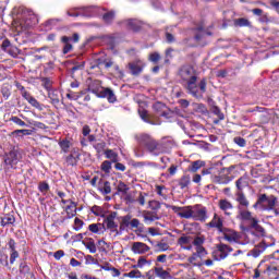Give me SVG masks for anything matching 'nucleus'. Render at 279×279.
<instances>
[{
  "instance_id": "obj_8",
  "label": "nucleus",
  "mask_w": 279,
  "mask_h": 279,
  "mask_svg": "<svg viewBox=\"0 0 279 279\" xmlns=\"http://www.w3.org/2000/svg\"><path fill=\"white\" fill-rule=\"evenodd\" d=\"M204 243H206V238L204 235L194 236V254H196L198 258H206L208 255L206 247H204Z\"/></svg>"
},
{
  "instance_id": "obj_41",
  "label": "nucleus",
  "mask_w": 279,
  "mask_h": 279,
  "mask_svg": "<svg viewBox=\"0 0 279 279\" xmlns=\"http://www.w3.org/2000/svg\"><path fill=\"white\" fill-rule=\"evenodd\" d=\"M181 189H186L189 184H191V177L190 175H183L179 182Z\"/></svg>"
},
{
  "instance_id": "obj_48",
  "label": "nucleus",
  "mask_w": 279,
  "mask_h": 279,
  "mask_svg": "<svg viewBox=\"0 0 279 279\" xmlns=\"http://www.w3.org/2000/svg\"><path fill=\"white\" fill-rule=\"evenodd\" d=\"M112 169V162L106 160L101 163V170L105 172V173H110V170Z\"/></svg>"
},
{
  "instance_id": "obj_9",
  "label": "nucleus",
  "mask_w": 279,
  "mask_h": 279,
  "mask_svg": "<svg viewBox=\"0 0 279 279\" xmlns=\"http://www.w3.org/2000/svg\"><path fill=\"white\" fill-rule=\"evenodd\" d=\"M117 219V211H111L105 219L104 223L106 230H109L113 234H121L119 232V223H117L114 220Z\"/></svg>"
},
{
  "instance_id": "obj_43",
  "label": "nucleus",
  "mask_w": 279,
  "mask_h": 279,
  "mask_svg": "<svg viewBox=\"0 0 279 279\" xmlns=\"http://www.w3.org/2000/svg\"><path fill=\"white\" fill-rule=\"evenodd\" d=\"M49 189H50L49 184L45 181H43L38 184V191H40L44 195L49 193Z\"/></svg>"
},
{
  "instance_id": "obj_1",
  "label": "nucleus",
  "mask_w": 279,
  "mask_h": 279,
  "mask_svg": "<svg viewBox=\"0 0 279 279\" xmlns=\"http://www.w3.org/2000/svg\"><path fill=\"white\" fill-rule=\"evenodd\" d=\"M135 141H137L138 145H143L150 154V156H160V154H169L173 147H175V143L171 137H163L160 142L156 141L149 134L140 133L135 135Z\"/></svg>"
},
{
  "instance_id": "obj_34",
  "label": "nucleus",
  "mask_w": 279,
  "mask_h": 279,
  "mask_svg": "<svg viewBox=\"0 0 279 279\" xmlns=\"http://www.w3.org/2000/svg\"><path fill=\"white\" fill-rule=\"evenodd\" d=\"M205 162L202 160H196L193 161L192 165L190 166L189 170L192 173H197V171H199V169H202V167H204Z\"/></svg>"
},
{
  "instance_id": "obj_56",
  "label": "nucleus",
  "mask_w": 279,
  "mask_h": 279,
  "mask_svg": "<svg viewBox=\"0 0 279 279\" xmlns=\"http://www.w3.org/2000/svg\"><path fill=\"white\" fill-rule=\"evenodd\" d=\"M105 147H106V143H104V142H99L94 145V148L96 149V151L98 154H101V151L105 149Z\"/></svg>"
},
{
  "instance_id": "obj_58",
  "label": "nucleus",
  "mask_w": 279,
  "mask_h": 279,
  "mask_svg": "<svg viewBox=\"0 0 279 279\" xmlns=\"http://www.w3.org/2000/svg\"><path fill=\"white\" fill-rule=\"evenodd\" d=\"M16 258H19V251H13L10 254V264L14 265V263L16 262Z\"/></svg>"
},
{
  "instance_id": "obj_39",
  "label": "nucleus",
  "mask_w": 279,
  "mask_h": 279,
  "mask_svg": "<svg viewBox=\"0 0 279 279\" xmlns=\"http://www.w3.org/2000/svg\"><path fill=\"white\" fill-rule=\"evenodd\" d=\"M268 266V271H279V258L271 259L269 264H266Z\"/></svg>"
},
{
  "instance_id": "obj_24",
  "label": "nucleus",
  "mask_w": 279,
  "mask_h": 279,
  "mask_svg": "<svg viewBox=\"0 0 279 279\" xmlns=\"http://www.w3.org/2000/svg\"><path fill=\"white\" fill-rule=\"evenodd\" d=\"M98 191L102 193V195H110L112 193V187L110 186V182L100 180L98 182Z\"/></svg>"
},
{
  "instance_id": "obj_19",
  "label": "nucleus",
  "mask_w": 279,
  "mask_h": 279,
  "mask_svg": "<svg viewBox=\"0 0 279 279\" xmlns=\"http://www.w3.org/2000/svg\"><path fill=\"white\" fill-rule=\"evenodd\" d=\"M98 97L108 99L109 104H114L117 101V96L114 95V92L110 88H104L101 89L100 94H98Z\"/></svg>"
},
{
  "instance_id": "obj_36",
  "label": "nucleus",
  "mask_w": 279,
  "mask_h": 279,
  "mask_svg": "<svg viewBox=\"0 0 279 279\" xmlns=\"http://www.w3.org/2000/svg\"><path fill=\"white\" fill-rule=\"evenodd\" d=\"M132 221V216L126 215L121 218L120 230H125V228H130Z\"/></svg>"
},
{
  "instance_id": "obj_59",
  "label": "nucleus",
  "mask_w": 279,
  "mask_h": 279,
  "mask_svg": "<svg viewBox=\"0 0 279 279\" xmlns=\"http://www.w3.org/2000/svg\"><path fill=\"white\" fill-rule=\"evenodd\" d=\"M134 154L136 158H143L145 156V150H143L141 147H137L134 149Z\"/></svg>"
},
{
  "instance_id": "obj_55",
  "label": "nucleus",
  "mask_w": 279,
  "mask_h": 279,
  "mask_svg": "<svg viewBox=\"0 0 279 279\" xmlns=\"http://www.w3.org/2000/svg\"><path fill=\"white\" fill-rule=\"evenodd\" d=\"M157 248L159 252H167V250H169V244L167 242H159Z\"/></svg>"
},
{
  "instance_id": "obj_29",
  "label": "nucleus",
  "mask_w": 279,
  "mask_h": 279,
  "mask_svg": "<svg viewBox=\"0 0 279 279\" xmlns=\"http://www.w3.org/2000/svg\"><path fill=\"white\" fill-rule=\"evenodd\" d=\"M125 23L129 29H133V32H138V29H141V26L143 25V23L136 19L128 20Z\"/></svg>"
},
{
  "instance_id": "obj_60",
  "label": "nucleus",
  "mask_w": 279,
  "mask_h": 279,
  "mask_svg": "<svg viewBox=\"0 0 279 279\" xmlns=\"http://www.w3.org/2000/svg\"><path fill=\"white\" fill-rule=\"evenodd\" d=\"M234 144L239 147H245V140L243 137H234Z\"/></svg>"
},
{
  "instance_id": "obj_44",
  "label": "nucleus",
  "mask_w": 279,
  "mask_h": 279,
  "mask_svg": "<svg viewBox=\"0 0 279 279\" xmlns=\"http://www.w3.org/2000/svg\"><path fill=\"white\" fill-rule=\"evenodd\" d=\"M102 20L105 23H112V21H114V12L110 11L105 13Z\"/></svg>"
},
{
  "instance_id": "obj_61",
  "label": "nucleus",
  "mask_w": 279,
  "mask_h": 279,
  "mask_svg": "<svg viewBox=\"0 0 279 279\" xmlns=\"http://www.w3.org/2000/svg\"><path fill=\"white\" fill-rule=\"evenodd\" d=\"M70 155L77 160H80V156H82V154L80 153V148H72Z\"/></svg>"
},
{
  "instance_id": "obj_38",
  "label": "nucleus",
  "mask_w": 279,
  "mask_h": 279,
  "mask_svg": "<svg viewBox=\"0 0 279 279\" xmlns=\"http://www.w3.org/2000/svg\"><path fill=\"white\" fill-rule=\"evenodd\" d=\"M105 156H106V158L111 160V162H118L119 161V155H117L114 153V150H112V149L105 150Z\"/></svg>"
},
{
  "instance_id": "obj_25",
  "label": "nucleus",
  "mask_w": 279,
  "mask_h": 279,
  "mask_svg": "<svg viewBox=\"0 0 279 279\" xmlns=\"http://www.w3.org/2000/svg\"><path fill=\"white\" fill-rule=\"evenodd\" d=\"M66 219H73L75 215H77V204L75 202H70L68 206H65Z\"/></svg>"
},
{
  "instance_id": "obj_50",
  "label": "nucleus",
  "mask_w": 279,
  "mask_h": 279,
  "mask_svg": "<svg viewBox=\"0 0 279 279\" xmlns=\"http://www.w3.org/2000/svg\"><path fill=\"white\" fill-rule=\"evenodd\" d=\"M84 226V221L80 218H75L74 219V230L76 232H80V230H82V227Z\"/></svg>"
},
{
  "instance_id": "obj_26",
  "label": "nucleus",
  "mask_w": 279,
  "mask_h": 279,
  "mask_svg": "<svg viewBox=\"0 0 279 279\" xmlns=\"http://www.w3.org/2000/svg\"><path fill=\"white\" fill-rule=\"evenodd\" d=\"M88 230L94 234H104L106 232V226L104 223H92L88 226Z\"/></svg>"
},
{
  "instance_id": "obj_63",
  "label": "nucleus",
  "mask_w": 279,
  "mask_h": 279,
  "mask_svg": "<svg viewBox=\"0 0 279 279\" xmlns=\"http://www.w3.org/2000/svg\"><path fill=\"white\" fill-rule=\"evenodd\" d=\"M144 221L145 223H151L156 221V217H154L153 215L146 214L144 215Z\"/></svg>"
},
{
  "instance_id": "obj_40",
  "label": "nucleus",
  "mask_w": 279,
  "mask_h": 279,
  "mask_svg": "<svg viewBox=\"0 0 279 279\" xmlns=\"http://www.w3.org/2000/svg\"><path fill=\"white\" fill-rule=\"evenodd\" d=\"M211 112L213 114L218 117L219 121H223V119H226V117L223 116V112H221V109H219V107L217 106L211 107Z\"/></svg>"
},
{
  "instance_id": "obj_6",
  "label": "nucleus",
  "mask_w": 279,
  "mask_h": 279,
  "mask_svg": "<svg viewBox=\"0 0 279 279\" xmlns=\"http://www.w3.org/2000/svg\"><path fill=\"white\" fill-rule=\"evenodd\" d=\"M278 198L274 195L267 196V194H260L257 202L253 205V208H259V210H274Z\"/></svg>"
},
{
  "instance_id": "obj_5",
  "label": "nucleus",
  "mask_w": 279,
  "mask_h": 279,
  "mask_svg": "<svg viewBox=\"0 0 279 279\" xmlns=\"http://www.w3.org/2000/svg\"><path fill=\"white\" fill-rule=\"evenodd\" d=\"M245 221L246 226L250 228V230H246V243H248L247 240L250 236H252V234H255L256 236L265 235V229L260 227L258 223V218H256V216H254L252 213L245 211Z\"/></svg>"
},
{
  "instance_id": "obj_18",
  "label": "nucleus",
  "mask_w": 279,
  "mask_h": 279,
  "mask_svg": "<svg viewBox=\"0 0 279 279\" xmlns=\"http://www.w3.org/2000/svg\"><path fill=\"white\" fill-rule=\"evenodd\" d=\"M269 245H267L265 242L259 243V245L255 246L251 252L247 253V256H253V258H258L260 254L267 250Z\"/></svg>"
},
{
  "instance_id": "obj_12",
  "label": "nucleus",
  "mask_w": 279,
  "mask_h": 279,
  "mask_svg": "<svg viewBox=\"0 0 279 279\" xmlns=\"http://www.w3.org/2000/svg\"><path fill=\"white\" fill-rule=\"evenodd\" d=\"M21 155L19 154V150H11L4 157V165L8 169H16V165H19Z\"/></svg>"
},
{
  "instance_id": "obj_7",
  "label": "nucleus",
  "mask_w": 279,
  "mask_h": 279,
  "mask_svg": "<svg viewBox=\"0 0 279 279\" xmlns=\"http://www.w3.org/2000/svg\"><path fill=\"white\" fill-rule=\"evenodd\" d=\"M70 16H85L89 19L90 16H98L99 8L97 7H82L75 8L68 11Z\"/></svg>"
},
{
  "instance_id": "obj_62",
  "label": "nucleus",
  "mask_w": 279,
  "mask_h": 279,
  "mask_svg": "<svg viewBox=\"0 0 279 279\" xmlns=\"http://www.w3.org/2000/svg\"><path fill=\"white\" fill-rule=\"evenodd\" d=\"M145 197H147V193H140L137 198L140 206H145Z\"/></svg>"
},
{
  "instance_id": "obj_11",
  "label": "nucleus",
  "mask_w": 279,
  "mask_h": 279,
  "mask_svg": "<svg viewBox=\"0 0 279 279\" xmlns=\"http://www.w3.org/2000/svg\"><path fill=\"white\" fill-rule=\"evenodd\" d=\"M177 245H180L181 250H186L187 252H193V246L195 245V238H193V235L182 234L177 240Z\"/></svg>"
},
{
  "instance_id": "obj_49",
  "label": "nucleus",
  "mask_w": 279,
  "mask_h": 279,
  "mask_svg": "<svg viewBox=\"0 0 279 279\" xmlns=\"http://www.w3.org/2000/svg\"><path fill=\"white\" fill-rule=\"evenodd\" d=\"M28 104H31V106H33V108H36L37 110H43V105H40L38 100L34 98V96L29 98Z\"/></svg>"
},
{
  "instance_id": "obj_27",
  "label": "nucleus",
  "mask_w": 279,
  "mask_h": 279,
  "mask_svg": "<svg viewBox=\"0 0 279 279\" xmlns=\"http://www.w3.org/2000/svg\"><path fill=\"white\" fill-rule=\"evenodd\" d=\"M194 38L196 40V43H199V40H202L205 36H210L209 32L204 31V26L199 25L198 27H196L194 29Z\"/></svg>"
},
{
  "instance_id": "obj_20",
  "label": "nucleus",
  "mask_w": 279,
  "mask_h": 279,
  "mask_svg": "<svg viewBox=\"0 0 279 279\" xmlns=\"http://www.w3.org/2000/svg\"><path fill=\"white\" fill-rule=\"evenodd\" d=\"M132 252L134 254H145L149 252V246L143 242H134L132 245Z\"/></svg>"
},
{
  "instance_id": "obj_54",
  "label": "nucleus",
  "mask_w": 279,
  "mask_h": 279,
  "mask_svg": "<svg viewBox=\"0 0 279 279\" xmlns=\"http://www.w3.org/2000/svg\"><path fill=\"white\" fill-rule=\"evenodd\" d=\"M148 60L150 62H154V64H156L158 62V60H160V53H158V52L150 53Z\"/></svg>"
},
{
  "instance_id": "obj_22",
  "label": "nucleus",
  "mask_w": 279,
  "mask_h": 279,
  "mask_svg": "<svg viewBox=\"0 0 279 279\" xmlns=\"http://www.w3.org/2000/svg\"><path fill=\"white\" fill-rule=\"evenodd\" d=\"M86 90L88 93H93L94 95H97V97H99V95H101V90H104V88L101 87V82L100 81H93L88 85V88Z\"/></svg>"
},
{
  "instance_id": "obj_10",
  "label": "nucleus",
  "mask_w": 279,
  "mask_h": 279,
  "mask_svg": "<svg viewBox=\"0 0 279 279\" xmlns=\"http://www.w3.org/2000/svg\"><path fill=\"white\" fill-rule=\"evenodd\" d=\"M230 252H232V247L227 244L220 243L213 252V257L215 260H223V258H228V254H230Z\"/></svg>"
},
{
  "instance_id": "obj_32",
  "label": "nucleus",
  "mask_w": 279,
  "mask_h": 279,
  "mask_svg": "<svg viewBox=\"0 0 279 279\" xmlns=\"http://www.w3.org/2000/svg\"><path fill=\"white\" fill-rule=\"evenodd\" d=\"M86 95V90L82 92H70L66 94V98L70 99L71 101H77V99H82Z\"/></svg>"
},
{
  "instance_id": "obj_28",
  "label": "nucleus",
  "mask_w": 279,
  "mask_h": 279,
  "mask_svg": "<svg viewBox=\"0 0 279 279\" xmlns=\"http://www.w3.org/2000/svg\"><path fill=\"white\" fill-rule=\"evenodd\" d=\"M71 37L69 36H63L61 38V41L63 43V53L66 54V53H71V51H73V45H71Z\"/></svg>"
},
{
  "instance_id": "obj_64",
  "label": "nucleus",
  "mask_w": 279,
  "mask_h": 279,
  "mask_svg": "<svg viewBox=\"0 0 279 279\" xmlns=\"http://www.w3.org/2000/svg\"><path fill=\"white\" fill-rule=\"evenodd\" d=\"M129 278H141V272L138 270H131L129 272Z\"/></svg>"
},
{
  "instance_id": "obj_2",
  "label": "nucleus",
  "mask_w": 279,
  "mask_h": 279,
  "mask_svg": "<svg viewBox=\"0 0 279 279\" xmlns=\"http://www.w3.org/2000/svg\"><path fill=\"white\" fill-rule=\"evenodd\" d=\"M180 76L186 83V89L192 97H196L199 99L204 97V93H206V78L201 80L197 83V76L195 75V69L191 65H183L180 69Z\"/></svg>"
},
{
  "instance_id": "obj_47",
  "label": "nucleus",
  "mask_w": 279,
  "mask_h": 279,
  "mask_svg": "<svg viewBox=\"0 0 279 279\" xmlns=\"http://www.w3.org/2000/svg\"><path fill=\"white\" fill-rule=\"evenodd\" d=\"M278 271L279 270L269 271V266L266 265V269L264 270V274H267L270 277V279H278Z\"/></svg>"
},
{
  "instance_id": "obj_4",
  "label": "nucleus",
  "mask_w": 279,
  "mask_h": 279,
  "mask_svg": "<svg viewBox=\"0 0 279 279\" xmlns=\"http://www.w3.org/2000/svg\"><path fill=\"white\" fill-rule=\"evenodd\" d=\"M235 201L239 203V214L236 216L238 221H241V229L245 226V177H241L235 181Z\"/></svg>"
},
{
  "instance_id": "obj_37",
  "label": "nucleus",
  "mask_w": 279,
  "mask_h": 279,
  "mask_svg": "<svg viewBox=\"0 0 279 279\" xmlns=\"http://www.w3.org/2000/svg\"><path fill=\"white\" fill-rule=\"evenodd\" d=\"M14 221H16V219L14 218V216L12 215H5L1 218V226L3 228H5V226H10L12 223H14Z\"/></svg>"
},
{
  "instance_id": "obj_51",
  "label": "nucleus",
  "mask_w": 279,
  "mask_h": 279,
  "mask_svg": "<svg viewBox=\"0 0 279 279\" xmlns=\"http://www.w3.org/2000/svg\"><path fill=\"white\" fill-rule=\"evenodd\" d=\"M11 121L12 123H15V125H20V128H25V125H27L25 121L21 120L19 117H12Z\"/></svg>"
},
{
  "instance_id": "obj_17",
  "label": "nucleus",
  "mask_w": 279,
  "mask_h": 279,
  "mask_svg": "<svg viewBox=\"0 0 279 279\" xmlns=\"http://www.w3.org/2000/svg\"><path fill=\"white\" fill-rule=\"evenodd\" d=\"M209 228H217L218 232L226 231V227H223V219L219 217L217 214L214 215L211 221L207 223Z\"/></svg>"
},
{
  "instance_id": "obj_30",
  "label": "nucleus",
  "mask_w": 279,
  "mask_h": 279,
  "mask_svg": "<svg viewBox=\"0 0 279 279\" xmlns=\"http://www.w3.org/2000/svg\"><path fill=\"white\" fill-rule=\"evenodd\" d=\"M134 268L143 269V267H151V259H147L145 256H141L137 259V264L133 266Z\"/></svg>"
},
{
  "instance_id": "obj_3",
  "label": "nucleus",
  "mask_w": 279,
  "mask_h": 279,
  "mask_svg": "<svg viewBox=\"0 0 279 279\" xmlns=\"http://www.w3.org/2000/svg\"><path fill=\"white\" fill-rule=\"evenodd\" d=\"M173 213H177L181 219H193L194 221H206L208 219V209L203 205L194 206H169Z\"/></svg>"
},
{
  "instance_id": "obj_42",
  "label": "nucleus",
  "mask_w": 279,
  "mask_h": 279,
  "mask_svg": "<svg viewBox=\"0 0 279 279\" xmlns=\"http://www.w3.org/2000/svg\"><path fill=\"white\" fill-rule=\"evenodd\" d=\"M92 213L93 215H95L96 217H105V214H104V208L95 205L92 207Z\"/></svg>"
},
{
  "instance_id": "obj_35",
  "label": "nucleus",
  "mask_w": 279,
  "mask_h": 279,
  "mask_svg": "<svg viewBox=\"0 0 279 279\" xmlns=\"http://www.w3.org/2000/svg\"><path fill=\"white\" fill-rule=\"evenodd\" d=\"M48 97L51 99L52 104H60V92L51 89L48 92Z\"/></svg>"
},
{
  "instance_id": "obj_14",
  "label": "nucleus",
  "mask_w": 279,
  "mask_h": 279,
  "mask_svg": "<svg viewBox=\"0 0 279 279\" xmlns=\"http://www.w3.org/2000/svg\"><path fill=\"white\" fill-rule=\"evenodd\" d=\"M213 180L216 182V184H228L229 182H232V174L230 173V169L223 168L220 170L219 175H215Z\"/></svg>"
},
{
  "instance_id": "obj_46",
  "label": "nucleus",
  "mask_w": 279,
  "mask_h": 279,
  "mask_svg": "<svg viewBox=\"0 0 279 279\" xmlns=\"http://www.w3.org/2000/svg\"><path fill=\"white\" fill-rule=\"evenodd\" d=\"M165 191H167V187H165L163 185L156 186L157 195H160V197H163V199H167V194L165 193Z\"/></svg>"
},
{
  "instance_id": "obj_45",
  "label": "nucleus",
  "mask_w": 279,
  "mask_h": 279,
  "mask_svg": "<svg viewBox=\"0 0 279 279\" xmlns=\"http://www.w3.org/2000/svg\"><path fill=\"white\" fill-rule=\"evenodd\" d=\"M80 159H77L76 157H73V155H68L66 157H65V162L68 163V165H70V167H75V165H77V161H78Z\"/></svg>"
},
{
  "instance_id": "obj_52",
  "label": "nucleus",
  "mask_w": 279,
  "mask_h": 279,
  "mask_svg": "<svg viewBox=\"0 0 279 279\" xmlns=\"http://www.w3.org/2000/svg\"><path fill=\"white\" fill-rule=\"evenodd\" d=\"M13 134H16L17 136L21 135V134H22L23 136H31L32 131H31V130H27V129L15 130V131L13 132Z\"/></svg>"
},
{
  "instance_id": "obj_16",
  "label": "nucleus",
  "mask_w": 279,
  "mask_h": 279,
  "mask_svg": "<svg viewBox=\"0 0 279 279\" xmlns=\"http://www.w3.org/2000/svg\"><path fill=\"white\" fill-rule=\"evenodd\" d=\"M155 276L159 279H172L171 272L169 270H165L160 264L156 263L154 267Z\"/></svg>"
},
{
  "instance_id": "obj_57",
  "label": "nucleus",
  "mask_w": 279,
  "mask_h": 279,
  "mask_svg": "<svg viewBox=\"0 0 279 279\" xmlns=\"http://www.w3.org/2000/svg\"><path fill=\"white\" fill-rule=\"evenodd\" d=\"M129 189H130V187H128V185H126L125 183H123V182H120V183L118 184V191H119V193H128Z\"/></svg>"
},
{
  "instance_id": "obj_23",
  "label": "nucleus",
  "mask_w": 279,
  "mask_h": 279,
  "mask_svg": "<svg viewBox=\"0 0 279 279\" xmlns=\"http://www.w3.org/2000/svg\"><path fill=\"white\" fill-rule=\"evenodd\" d=\"M144 63L141 60L134 61L132 63H129V69L132 73V75H138L143 72Z\"/></svg>"
},
{
  "instance_id": "obj_15",
  "label": "nucleus",
  "mask_w": 279,
  "mask_h": 279,
  "mask_svg": "<svg viewBox=\"0 0 279 279\" xmlns=\"http://www.w3.org/2000/svg\"><path fill=\"white\" fill-rule=\"evenodd\" d=\"M223 234L225 241H229V243H241V234L234 230H230L225 228V231H221Z\"/></svg>"
},
{
  "instance_id": "obj_33",
  "label": "nucleus",
  "mask_w": 279,
  "mask_h": 279,
  "mask_svg": "<svg viewBox=\"0 0 279 279\" xmlns=\"http://www.w3.org/2000/svg\"><path fill=\"white\" fill-rule=\"evenodd\" d=\"M219 208L223 210L225 215H230V210H232V203L227 199H221L219 202Z\"/></svg>"
},
{
  "instance_id": "obj_21",
  "label": "nucleus",
  "mask_w": 279,
  "mask_h": 279,
  "mask_svg": "<svg viewBox=\"0 0 279 279\" xmlns=\"http://www.w3.org/2000/svg\"><path fill=\"white\" fill-rule=\"evenodd\" d=\"M58 145L63 154H69L71 151V147H73V141L69 138H61L58 142Z\"/></svg>"
},
{
  "instance_id": "obj_31",
  "label": "nucleus",
  "mask_w": 279,
  "mask_h": 279,
  "mask_svg": "<svg viewBox=\"0 0 279 279\" xmlns=\"http://www.w3.org/2000/svg\"><path fill=\"white\" fill-rule=\"evenodd\" d=\"M138 114L142 120H144L145 123H149L150 125H156L154 120L151 119V116L147 112L145 109H138Z\"/></svg>"
},
{
  "instance_id": "obj_13",
  "label": "nucleus",
  "mask_w": 279,
  "mask_h": 279,
  "mask_svg": "<svg viewBox=\"0 0 279 279\" xmlns=\"http://www.w3.org/2000/svg\"><path fill=\"white\" fill-rule=\"evenodd\" d=\"M1 49L2 51H4V53H9L11 58H19V54L21 53L19 47L12 45V43H10V39H4L2 41Z\"/></svg>"
},
{
  "instance_id": "obj_53",
  "label": "nucleus",
  "mask_w": 279,
  "mask_h": 279,
  "mask_svg": "<svg viewBox=\"0 0 279 279\" xmlns=\"http://www.w3.org/2000/svg\"><path fill=\"white\" fill-rule=\"evenodd\" d=\"M85 247L89 250L90 254H95L97 252V245H95V242H87Z\"/></svg>"
}]
</instances>
